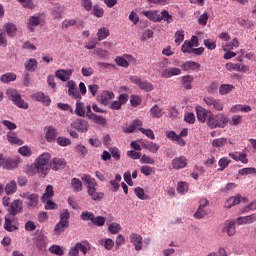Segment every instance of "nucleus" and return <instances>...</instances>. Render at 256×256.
Segmentation results:
<instances>
[{
	"label": "nucleus",
	"mask_w": 256,
	"mask_h": 256,
	"mask_svg": "<svg viewBox=\"0 0 256 256\" xmlns=\"http://www.w3.org/2000/svg\"><path fill=\"white\" fill-rule=\"evenodd\" d=\"M193 81H195L193 75H184L181 77V85L187 90L193 89Z\"/></svg>",
	"instance_id": "nucleus-27"
},
{
	"label": "nucleus",
	"mask_w": 256,
	"mask_h": 256,
	"mask_svg": "<svg viewBox=\"0 0 256 256\" xmlns=\"http://www.w3.org/2000/svg\"><path fill=\"white\" fill-rule=\"evenodd\" d=\"M142 15L154 23L161 22V14L158 11H142Z\"/></svg>",
	"instance_id": "nucleus-29"
},
{
	"label": "nucleus",
	"mask_w": 256,
	"mask_h": 256,
	"mask_svg": "<svg viewBox=\"0 0 256 256\" xmlns=\"http://www.w3.org/2000/svg\"><path fill=\"white\" fill-rule=\"evenodd\" d=\"M239 111H241L242 113H249L252 111V108L249 105L242 104H235L230 108V113H239Z\"/></svg>",
	"instance_id": "nucleus-31"
},
{
	"label": "nucleus",
	"mask_w": 256,
	"mask_h": 256,
	"mask_svg": "<svg viewBox=\"0 0 256 256\" xmlns=\"http://www.w3.org/2000/svg\"><path fill=\"white\" fill-rule=\"evenodd\" d=\"M6 95L8 99H10V101L16 105V107H19V109H29V104H27L25 100L21 98V94H19L17 90L8 88L6 90Z\"/></svg>",
	"instance_id": "nucleus-3"
},
{
	"label": "nucleus",
	"mask_w": 256,
	"mask_h": 256,
	"mask_svg": "<svg viewBox=\"0 0 256 256\" xmlns=\"http://www.w3.org/2000/svg\"><path fill=\"white\" fill-rule=\"evenodd\" d=\"M24 67L29 73H33L35 69H37V60L35 58H30L24 63Z\"/></svg>",
	"instance_id": "nucleus-40"
},
{
	"label": "nucleus",
	"mask_w": 256,
	"mask_h": 256,
	"mask_svg": "<svg viewBox=\"0 0 256 256\" xmlns=\"http://www.w3.org/2000/svg\"><path fill=\"white\" fill-rule=\"evenodd\" d=\"M67 162L63 158H54L52 162H50V167L53 171H59V169H63Z\"/></svg>",
	"instance_id": "nucleus-30"
},
{
	"label": "nucleus",
	"mask_w": 256,
	"mask_h": 256,
	"mask_svg": "<svg viewBox=\"0 0 256 256\" xmlns=\"http://www.w3.org/2000/svg\"><path fill=\"white\" fill-rule=\"evenodd\" d=\"M203 101L207 107H211L214 111L221 112L223 109H225V105L221 100L217 98H213L211 96H206L203 98Z\"/></svg>",
	"instance_id": "nucleus-6"
},
{
	"label": "nucleus",
	"mask_w": 256,
	"mask_h": 256,
	"mask_svg": "<svg viewBox=\"0 0 256 256\" xmlns=\"http://www.w3.org/2000/svg\"><path fill=\"white\" fill-rule=\"evenodd\" d=\"M94 217L95 214L89 211H83L80 215V219H82V221H91V223L93 222Z\"/></svg>",
	"instance_id": "nucleus-61"
},
{
	"label": "nucleus",
	"mask_w": 256,
	"mask_h": 256,
	"mask_svg": "<svg viewBox=\"0 0 256 256\" xmlns=\"http://www.w3.org/2000/svg\"><path fill=\"white\" fill-rule=\"evenodd\" d=\"M68 228H69V222H63L59 220L58 223L54 226V234L61 235L62 233H65V229H68Z\"/></svg>",
	"instance_id": "nucleus-33"
},
{
	"label": "nucleus",
	"mask_w": 256,
	"mask_h": 256,
	"mask_svg": "<svg viewBox=\"0 0 256 256\" xmlns=\"http://www.w3.org/2000/svg\"><path fill=\"white\" fill-rule=\"evenodd\" d=\"M4 229L6 231H9V233H11L17 229L15 216H13L11 214H7L5 216Z\"/></svg>",
	"instance_id": "nucleus-17"
},
{
	"label": "nucleus",
	"mask_w": 256,
	"mask_h": 256,
	"mask_svg": "<svg viewBox=\"0 0 256 256\" xmlns=\"http://www.w3.org/2000/svg\"><path fill=\"white\" fill-rule=\"evenodd\" d=\"M44 23H45V15L41 13L34 14L30 16L27 20V29L28 31H31V33H33V31H35V29H37L39 25H42Z\"/></svg>",
	"instance_id": "nucleus-5"
},
{
	"label": "nucleus",
	"mask_w": 256,
	"mask_h": 256,
	"mask_svg": "<svg viewBox=\"0 0 256 256\" xmlns=\"http://www.w3.org/2000/svg\"><path fill=\"white\" fill-rule=\"evenodd\" d=\"M21 199H24L28 209H37L39 207V194L31 192H22L19 194Z\"/></svg>",
	"instance_id": "nucleus-4"
},
{
	"label": "nucleus",
	"mask_w": 256,
	"mask_h": 256,
	"mask_svg": "<svg viewBox=\"0 0 256 256\" xmlns=\"http://www.w3.org/2000/svg\"><path fill=\"white\" fill-rule=\"evenodd\" d=\"M181 69L187 72H190V71L198 72L201 69V64H199V62L188 60L181 65Z\"/></svg>",
	"instance_id": "nucleus-21"
},
{
	"label": "nucleus",
	"mask_w": 256,
	"mask_h": 256,
	"mask_svg": "<svg viewBox=\"0 0 256 256\" xmlns=\"http://www.w3.org/2000/svg\"><path fill=\"white\" fill-rule=\"evenodd\" d=\"M4 169H9V170L17 169L16 160L6 158V162L4 164Z\"/></svg>",
	"instance_id": "nucleus-62"
},
{
	"label": "nucleus",
	"mask_w": 256,
	"mask_h": 256,
	"mask_svg": "<svg viewBox=\"0 0 256 256\" xmlns=\"http://www.w3.org/2000/svg\"><path fill=\"white\" fill-rule=\"evenodd\" d=\"M206 123L210 129H225L229 123V117L223 113L211 114Z\"/></svg>",
	"instance_id": "nucleus-2"
},
{
	"label": "nucleus",
	"mask_w": 256,
	"mask_h": 256,
	"mask_svg": "<svg viewBox=\"0 0 256 256\" xmlns=\"http://www.w3.org/2000/svg\"><path fill=\"white\" fill-rule=\"evenodd\" d=\"M82 181L84 182V185L86 186L87 192L90 191V189H97V181L90 175L83 174L81 176Z\"/></svg>",
	"instance_id": "nucleus-22"
},
{
	"label": "nucleus",
	"mask_w": 256,
	"mask_h": 256,
	"mask_svg": "<svg viewBox=\"0 0 256 256\" xmlns=\"http://www.w3.org/2000/svg\"><path fill=\"white\" fill-rule=\"evenodd\" d=\"M165 115V112H163V108L159 107V105L155 104L151 109H150V117L153 119H161Z\"/></svg>",
	"instance_id": "nucleus-32"
},
{
	"label": "nucleus",
	"mask_w": 256,
	"mask_h": 256,
	"mask_svg": "<svg viewBox=\"0 0 256 256\" xmlns=\"http://www.w3.org/2000/svg\"><path fill=\"white\" fill-rule=\"evenodd\" d=\"M79 251L84 255H87L89 247L83 245L81 242L76 243L73 247L70 248L68 256H79Z\"/></svg>",
	"instance_id": "nucleus-13"
},
{
	"label": "nucleus",
	"mask_w": 256,
	"mask_h": 256,
	"mask_svg": "<svg viewBox=\"0 0 256 256\" xmlns=\"http://www.w3.org/2000/svg\"><path fill=\"white\" fill-rule=\"evenodd\" d=\"M72 129H76L79 133H87L89 131V122L84 119H76L71 124Z\"/></svg>",
	"instance_id": "nucleus-8"
},
{
	"label": "nucleus",
	"mask_w": 256,
	"mask_h": 256,
	"mask_svg": "<svg viewBox=\"0 0 256 256\" xmlns=\"http://www.w3.org/2000/svg\"><path fill=\"white\" fill-rule=\"evenodd\" d=\"M74 151L75 153H78L79 155H81V157H86L87 153H89V150L83 144H77L74 147Z\"/></svg>",
	"instance_id": "nucleus-50"
},
{
	"label": "nucleus",
	"mask_w": 256,
	"mask_h": 256,
	"mask_svg": "<svg viewBox=\"0 0 256 256\" xmlns=\"http://www.w3.org/2000/svg\"><path fill=\"white\" fill-rule=\"evenodd\" d=\"M121 224L117 222H113L108 225V231L111 233V235H117L121 231Z\"/></svg>",
	"instance_id": "nucleus-49"
},
{
	"label": "nucleus",
	"mask_w": 256,
	"mask_h": 256,
	"mask_svg": "<svg viewBox=\"0 0 256 256\" xmlns=\"http://www.w3.org/2000/svg\"><path fill=\"white\" fill-rule=\"evenodd\" d=\"M87 193L92 201H101L104 195L103 192H97V188L90 189Z\"/></svg>",
	"instance_id": "nucleus-41"
},
{
	"label": "nucleus",
	"mask_w": 256,
	"mask_h": 256,
	"mask_svg": "<svg viewBox=\"0 0 256 256\" xmlns=\"http://www.w3.org/2000/svg\"><path fill=\"white\" fill-rule=\"evenodd\" d=\"M227 145H233V141L225 137L216 138L212 141V147H215L216 149H221V147H227Z\"/></svg>",
	"instance_id": "nucleus-24"
},
{
	"label": "nucleus",
	"mask_w": 256,
	"mask_h": 256,
	"mask_svg": "<svg viewBox=\"0 0 256 256\" xmlns=\"http://www.w3.org/2000/svg\"><path fill=\"white\" fill-rule=\"evenodd\" d=\"M171 165H172V169H176V170L185 169V167L189 165V160H187V157L185 156H178L172 160Z\"/></svg>",
	"instance_id": "nucleus-12"
},
{
	"label": "nucleus",
	"mask_w": 256,
	"mask_h": 256,
	"mask_svg": "<svg viewBox=\"0 0 256 256\" xmlns=\"http://www.w3.org/2000/svg\"><path fill=\"white\" fill-rule=\"evenodd\" d=\"M133 57H131V55H126L125 58L123 57H117L115 59L116 61V65H118V67H129V63H131Z\"/></svg>",
	"instance_id": "nucleus-36"
},
{
	"label": "nucleus",
	"mask_w": 256,
	"mask_h": 256,
	"mask_svg": "<svg viewBox=\"0 0 256 256\" xmlns=\"http://www.w3.org/2000/svg\"><path fill=\"white\" fill-rule=\"evenodd\" d=\"M228 155L234 161L243 163L244 165H247V163H249V159L247 158V154H245V153H242V152H230Z\"/></svg>",
	"instance_id": "nucleus-25"
},
{
	"label": "nucleus",
	"mask_w": 256,
	"mask_h": 256,
	"mask_svg": "<svg viewBox=\"0 0 256 256\" xmlns=\"http://www.w3.org/2000/svg\"><path fill=\"white\" fill-rule=\"evenodd\" d=\"M130 81L132 83H134L135 85L139 86V89H142V91H153V84L145 81V80H141V78L137 77V76H131L130 77Z\"/></svg>",
	"instance_id": "nucleus-9"
},
{
	"label": "nucleus",
	"mask_w": 256,
	"mask_h": 256,
	"mask_svg": "<svg viewBox=\"0 0 256 256\" xmlns=\"http://www.w3.org/2000/svg\"><path fill=\"white\" fill-rule=\"evenodd\" d=\"M18 153L23 157H31V148L29 146H22L18 149Z\"/></svg>",
	"instance_id": "nucleus-64"
},
{
	"label": "nucleus",
	"mask_w": 256,
	"mask_h": 256,
	"mask_svg": "<svg viewBox=\"0 0 256 256\" xmlns=\"http://www.w3.org/2000/svg\"><path fill=\"white\" fill-rule=\"evenodd\" d=\"M141 145L144 149L150 151V153H157L159 151V144L154 142H141Z\"/></svg>",
	"instance_id": "nucleus-39"
},
{
	"label": "nucleus",
	"mask_w": 256,
	"mask_h": 256,
	"mask_svg": "<svg viewBox=\"0 0 256 256\" xmlns=\"http://www.w3.org/2000/svg\"><path fill=\"white\" fill-rule=\"evenodd\" d=\"M52 15H53L54 19H63V7L55 6L52 9Z\"/></svg>",
	"instance_id": "nucleus-56"
},
{
	"label": "nucleus",
	"mask_w": 256,
	"mask_h": 256,
	"mask_svg": "<svg viewBox=\"0 0 256 256\" xmlns=\"http://www.w3.org/2000/svg\"><path fill=\"white\" fill-rule=\"evenodd\" d=\"M229 163H231V160L227 157H223L218 161V165H219V171H225V169H227V167H229Z\"/></svg>",
	"instance_id": "nucleus-57"
},
{
	"label": "nucleus",
	"mask_w": 256,
	"mask_h": 256,
	"mask_svg": "<svg viewBox=\"0 0 256 256\" xmlns=\"http://www.w3.org/2000/svg\"><path fill=\"white\" fill-rule=\"evenodd\" d=\"M233 89H235L234 85L231 84H222L220 85V87L218 88L219 91V95H229V93L231 91H233Z\"/></svg>",
	"instance_id": "nucleus-44"
},
{
	"label": "nucleus",
	"mask_w": 256,
	"mask_h": 256,
	"mask_svg": "<svg viewBox=\"0 0 256 256\" xmlns=\"http://www.w3.org/2000/svg\"><path fill=\"white\" fill-rule=\"evenodd\" d=\"M100 245L104 247L107 251H111L115 247V242L111 238H103L99 240Z\"/></svg>",
	"instance_id": "nucleus-42"
},
{
	"label": "nucleus",
	"mask_w": 256,
	"mask_h": 256,
	"mask_svg": "<svg viewBox=\"0 0 256 256\" xmlns=\"http://www.w3.org/2000/svg\"><path fill=\"white\" fill-rule=\"evenodd\" d=\"M189 191V184L187 182H178L177 192L180 195H185Z\"/></svg>",
	"instance_id": "nucleus-54"
},
{
	"label": "nucleus",
	"mask_w": 256,
	"mask_h": 256,
	"mask_svg": "<svg viewBox=\"0 0 256 256\" xmlns=\"http://www.w3.org/2000/svg\"><path fill=\"white\" fill-rule=\"evenodd\" d=\"M222 233H226L228 237H233L236 233L235 220H226L223 224Z\"/></svg>",
	"instance_id": "nucleus-19"
},
{
	"label": "nucleus",
	"mask_w": 256,
	"mask_h": 256,
	"mask_svg": "<svg viewBox=\"0 0 256 256\" xmlns=\"http://www.w3.org/2000/svg\"><path fill=\"white\" fill-rule=\"evenodd\" d=\"M16 192H17V182H15V180H12L8 184H6L5 193L7 195H13Z\"/></svg>",
	"instance_id": "nucleus-45"
},
{
	"label": "nucleus",
	"mask_w": 256,
	"mask_h": 256,
	"mask_svg": "<svg viewBox=\"0 0 256 256\" xmlns=\"http://www.w3.org/2000/svg\"><path fill=\"white\" fill-rule=\"evenodd\" d=\"M22 211H23V200L16 199L10 204V207L8 208V215H12L15 217V215H19V213H21Z\"/></svg>",
	"instance_id": "nucleus-10"
},
{
	"label": "nucleus",
	"mask_w": 256,
	"mask_h": 256,
	"mask_svg": "<svg viewBox=\"0 0 256 256\" xmlns=\"http://www.w3.org/2000/svg\"><path fill=\"white\" fill-rule=\"evenodd\" d=\"M108 36H109V28L102 27L97 32L98 41H103Z\"/></svg>",
	"instance_id": "nucleus-51"
},
{
	"label": "nucleus",
	"mask_w": 256,
	"mask_h": 256,
	"mask_svg": "<svg viewBox=\"0 0 256 256\" xmlns=\"http://www.w3.org/2000/svg\"><path fill=\"white\" fill-rule=\"evenodd\" d=\"M49 251L53 255H58V256L63 255V248H61V246H59V245H52V246H50L49 247Z\"/></svg>",
	"instance_id": "nucleus-63"
},
{
	"label": "nucleus",
	"mask_w": 256,
	"mask_h": 256,
	"mask_svg": "<svg viewBox=\"0 0 256 256\" xmlns=\"http://www.w3.org/2000/svg\"><path fill=\"white\" fill-rule=\"evenodd\" d=\"M129 239L135 251H143V237L140 234L132 233L129 235Z\"/></svg>",
	"instance_id": "nucleus-11"
},
{
	"label": "nucleus",
	"mask_w": 256,
	"mask_h": 256,
	"mask_svg": "<svg viewBox=\"0 0 256 256\" xmlns=\"http://www.w3.org/2000/svg\"><path fill=\"white\" fill-rule=\"evenodd\" d=\"M8 143H11L12 145H21L23 143V140L19 139V136H17V133L13 131H9L6 135Z\"/></svg>",
	"instance_id": "nucleus-34"
},
{
	"label": "nucleus",
	"mask_w": 256,
	"mask_h": 256,
	"mask_svg": "<svg viewBox=\"0 0 256 256\" xmlns=\"http://www.w3.org/2000/svg\"><path fill=\"white\" fill-rule=\"evenodd\" d=\"M199 45V38L197 36H192L190 40H185L181 51L182 53H187L188 55H191L194 47H197Z\"/></svg>",
	"instance_id": "nucleus-7"
},
{
	"label": "nucleus",
	"mask_w": 256,
	"mask_h": 256,
	"mask_svg": "<svg viewBox=\"0 0 256 256\" xmlns=\"http://www.w3.org/2000/svg\"><path fill=\"white\" fill-rule=\"evenodd\" d=\"M71 75H73V70L71 69H58L55 71L56 79H60V81H69L71 79Z\"/></svg>",
	"instance_id": "nucleus-20"
},
{
	"label": "nucleus",
	"mask_w": 256,
	"mask_h": 256,
	"mask_svg": "<svg viewBox=\"0 0 256 256\" xmlns=\"http://www.w3.org/2000/svg\"><path fill=\"white\" fill-rule=\"evenodd\" d=\"M114 98L115 94H113V92L105 91L98 97V101L101 103V105L107 106L109 105V101Z\"/></svg>",
	"instance_id": "nucleus-28"
},
{
	"label": "nucleus",
	"mask_w": 256,
	"mask_h": 256,
	"mask_svg": "<svg viewBox=\"0 0 256 256\" xmlns=\"http://www.w3.org/2000/svg\"><path fill=\"white\" fill-rule=\"evenodd\" d=\"M90 119L94 123H98V125H105L107 123V119L105 117L97 114L92 115Z\"/></svg>",
	"instance_id": "nucleus-58"
},
{
	"label": "nucleus",
	"mask_w": 256,
	"mask_h": 256,
	"mask_svg": "<svg viewBox=\"0 0 256 256\" xmlns=\"http://www.w3.org/2000/svg\"><path fill=\"white\" fill-rule=\"evenodd\" d=\"M71 186L73 191H75L76 193H79V191L83 190V182H81L79 178H73L71 180Z\"/></svg>",
	"instance_id": "nucleus-47"
},
{
	"label": "nucleus",
	"mask_w": 256,
	"mask_h": 256,
	"mask_svg": "<svg viewBox=\"0 0 256 256\" xmlns=\"http://www.w3.org/2000/svg\"><path fill=\"white\" fill-rule=\"evenodd\" d=\"M127 101H129V95L123 93L119 96L118 100H114L111 102L110 107L111 109L119 111V109H121V107H123V105H125Z\"/></svg>",
	"instance_id": "nucleus-16"
},
{
	"label": "nucleus",
	"mask_w": 256,
	"mask_h": 256,
	"mask_svg": "<svg viewBox=\"0 0 256 256\" xmlns=\"http://www.w3.org/2000/svg\"><path fill=\"white\" fill-rule=\"evenodd\" d=\"M239 203H241V198L239 196H233L226 200L224 207L231 209V207H235V205H239Z\"/></svg>",
	"instance_id": "nucleus-38"
},
{
	"label": "nucleus",
	"mask_w": 256,
	"mask_h": 256,
	"mask_svg": "<svg viewBox=\"0 0 256 256\" xmlns=\"http://www.w3.org/2000/svg\"><path fill=\"white\" fill-rule=\"evenodd\" d=\"M134 193H135L136 197H138V199H141V201H145V200L149 199V196H147L145 194V190H143V188H141V187L135 188Z\"/></svg>",
	"instance_id": "nucleus-55"
},
{
	"label": "nucleus",
	"mask_w": 256,
	"mask_h": 256,
	"mask_svg": "<svg viewBox=\"0 0 256 256\" xmlns=\"http://www.w3.org/2000/svg\"><path fill=\"white\" fill-rule=\"evenodd\" d=\"M45 137L49 143H51V141H55V139H57V130H55L53 126L46 127Z\"/></svg>",
	"instance_id": "nucleus-35"
},
{
	"label": "nucleus",
	"mask_w": 256,
	"mask_h": 256,
	"mask_svg": "<svg viewBox=\"0 0 256 256\" xmlns=\"http://www.w3.org/2000/svg\"><path fill=\"white\" fill-rule=\"evenodd\" d=\"M33 99H36V101H39L42 105H45L46 107H49L51 105V98L49 96L45 95L43 92H38L34 95H32Z\"/></svg>",
	"instance_id": "nucleus-26"
},
{
	"label": "nucleus",
	"mask_w": 256,
	"mask_h": 256,
	"mask_svg": "<svg viewBox=\"0 0 256 256\" xmlns=\"http://www.w3.org/2000/svg\"><path fill=\"white\" fill-rule=\"evenodd\" d=\"M105 217L103 216H94V218L92 219V225H96V227H103V225H105Z\"/></svg>",
	"instance_id": "nucleus-60"
},
{
	"label": "nucleus",
	"mask_w": 256,
	"mask_h": 256,
	"mask_svg": "<svg viewBox=\"0 0 256 256\" xmlns=\"http://www.w3.org/2000/svg\"><path fill=\"white\" fill-rule=\"evenodd\" d=\"M196 115L200 123L207 121V110L201 106H196Z\"/></svg>",
	"instance_id": "nucleus-37"
},
{
	"label": "nucleus",
	"mask_w": 256,
	"mask_h": 256,
	"mask_svg": "<svg viewBox=\"0 0 256 256\" xmlns=\"http://www.w3.org/2000/svg\"><path fill=\"white\" fill-rule=\"evenodd\" d=\"M5 29L8 37H14L15 33H17V26L15 24L8 23L5 25Z\"/></svg>",
	"instance_id": "nucleus-53"
},
{
	"label": "nucleus",
	"mask_w": 256,
	"mask_h": 256,
	"mask_svg": "<svg viewBox=\"0 0 256 256\" xmlns=\"http://www.w3.org/2000/svg\"><path fill=\"white\" fill-rule=\"evenodd\" d=\"M68 95L72 99H77L78 101L81 99V94L79 93V90H77V85L75 84V81L69 80L68 83Z\"/></svg>",
	"instance_id": "nucleus-18"
},
{
	"label": "nucleus",
	"mask_w": 256,
	"mask_h": 256,
	"mask_svg": "<svg viewBox=\"0 0 256 256\" xmlns=\"http://www.w3.org/2000/svg\"><path fill=\"white\" fill-rule=\"evenodd\" d=\"M55 195V191L53 190L52 185H48L45 189V193L41 197L42 203H45L48 199H51Z\"/></svg>",
	"instance_id": "nucleus-43"
},
{
	"label": "nucleus",
	"mask_w": 256,
	"mask_h": 256,
	"mask_svg": "<svg viewBox=\"0 0 256 256\" xmlns=\"http://www.w3.org/2000/svg\"><path fill=\"white\" fill-rule=\"evenodd\" d=\"M237 47H239V40H237V38H234L230 43L222 45L223 51H231L237 49Z\"/></svg>",
	"instance_id": "nucleus-46"
},
{
	"label": "nucleus",
	"mask_w": 256,
	"mask_h": 256,
	"mask_svg": "<svg viewBox=\"0 0 256 256\" xmlns=\"http://www.w3.org/2000/svg\"><path fill=\"white\" fill-rule=\"evenodd\" d=\"M207 205H209V201L207 199L200 200V205L194 214L195 219H203V217L207 215Z\"/></svg>",
	"instance_id": "nucleus-15"
},
{
	"label": "nucleus",
	"mask_w": 256,
	"mask_h": 256,
	"mask_svg": "<svg viewBox=\"0 0 256 256\" xmlns=\"http://www.w3.org/2000/svg\"><path fill=\"white\" fill-rule=\"evenodd\" d=\"M75 113L78 117H85V105L82 102L77 101Z\"/></svg>",
	"instance_id": "nucleus-52"
},
{
	"label": "nucleus",
	"mask_w": 256,
	"mask_h": 256,
	"mask_svg": "<svg viewBox=\"0 0 256 256\" xmlns=\"http://www.w3.org/2000/svg\"><path fill=\"white\" fill-rule=\"evenodd\" d=\"M49 171H51V154L47 152L37 157L33 165L28 169L29 175L38 174L40 177H46Z\"/></svg>",
	"instance_id": "nucleus-1"
},
{
	"label": "nucleus",
	"mask_w": 256,
	"mask_h": 256,
	"mask_svg": "<svg viewBox=\"0 0 256 256\" xmlns=\"http://www.w3.org/2000/svg\"><path fill=\"white\" fill-rule=\"evenodd\" d=\"M56 142L58 145H60V147H67L69 145H71V139L67 138V137H63L60 136L56 139Z\"/></svg>",
	"instance_id": "nucleus-59"
},
{
	"label": "nucleus",
	"mask_w": 256,
	"mask_h": 256,
	"mask_svg": "<svg viewBox=\"0 0 256 256\" xmlns=\"http://www.w3.org/2000/svg\"><path fill=\"white\" fill-rule=\"evenodd\" d=\"M15 79H17V75H15L14 73H11V72L3 74L0 77V81L2 83H11V81H15Z\"/></svg>",
	"instance_id": "nucleus-48"
},
{
	"label": "nucleus",
	"mask_w": 256,
	"mask_h": 256,
	"mask_svg": "<svg viewBox=\"0 0 256 256\" xmlns=\"http://www.w3.org/2000/svg\"><path fill=\"white\" fill-rule=\"evenodd\" d=\"M161 75L164 79H171V77H177L178 75H181V68L170 67L164 69Z\"/></svg>",
	"instance_id": "nucleus-23"
},
{
	"label": "nucleus",
	"mask_w": 256,
	"mask_h": 256,
	"mask_svg": "<svg viewBox=\"0 0 256 256\" xmlns=\"http://www.w3.org/2000/svg\"><path fill=\"white\" fill-rule=\"evenodd\" d=\"M140 127H143V122L139 119H135L130 125L125 124L122 126V131L123 133H134V131H139Z\"/></svg>",
	"instance_id": "nucleus-14"
}]
</instances>
